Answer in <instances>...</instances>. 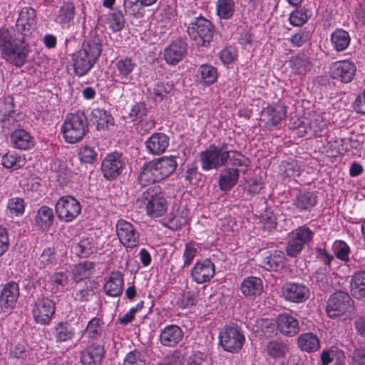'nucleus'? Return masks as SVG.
<instances>
[{
  "mask_svg": "<svg viewBox=\"0 0 365 365\" xmlns=\"http://www.w3.org/2000/svg\"><path fill=\"white\" fill-rule=\"evenodd\" d=\"M31 48L24 37L14 36L6 28L0 29V53L9 64L21 68L28 61Z\"/></svg>",
  "mask_w": 365,
  "mask_h": 365,
  "instance_id": "f257e3e1",
  "label": "nucleus"
},
{
  "mask_svg": "<svg viewBox=\"0 0 365 365\" xmlns=\"http://www.w3.org/2000/svg\"><path fill=\"white\" fill-rule=\"evenodd\" d=\"M102 52V41L98 36L85 41L81 48L71 55L74 73L82 77L86 75L97 62Z\"/></svg>",
  "mask_w": 365,
  "mask_h": 365,
  "instance_id": "f03ea898",
  "label": "nucleus"
},
{
  "mask_svg": "<svg viewBox=\"0 0 365 365\" xmlns=\"http://www.w3.org/2000/svg\"><path fill=\"white\" fill-rule=\"evenodd\" d=\"M88 130L87 118L83 112L68 114L61 125V133L65 141L75 143L83 139Z\"/></svg>",
  "mask_w": 365,
  "mask_h": 365,
  "instance_id": "7ed1b4c3",
  "label": "nucleus"
},
{
  "mask_svg": "<svg viewBox=\"0 0 365 365\" xmlns=\"http://www.w3.org/2000/svg\"><path fill=\"white\" fill-rule=\"evenodd\" d=\"M229 158L228 144L226 143L211 144L200 153L201 167L205 171L224 166L228 162Z\"/></svg>",
  "mask_w": 365,
  "mask_h": 365,
  "instance_id": "20e7f679",
  "label": "nucleus"
},
{
  "mask_svg": "<svg viewBox=\"0 0 365 365\" xmlns=\"http://www.w3.org/2000/svg\"><path fill=\"white\" fill-rule=\"evenodd\" d=\"M142 200L147 215L151 218L162 217L168 210V202L158 185L150 187L143 192Z\"/></svg>",
  "mask_w": 365,
  "mask_h": 365,
  "instance_id": "39448f33",
  "label": "nucleus"
},
{
  "mask_svg": "<svg viewBox=\"0 0 365 365\" xmlns=\"http://www.w3.org/2000/svg\"><path fill=\"white\" fill-rule=\"evenodd\" d=\"M314 232L307 225H302L289 232L286 246L289 257H296L313 239Z\"/></svg>",
  "mask_w": 365,
  "mask_h": 365,
  "instance_id": "423d86ee",
  "label": "nucleus"
},
{
  "mask_svg": "<svg viewBox=\"0 0 365 365\" xmlns=\"http://www.w3.org/2000/svg\"><path fill=\"white\" fill-rule=\"evenodd\" d=\"M187 31L197 46H205L212 38L214 26L208 19L198 16L189 24Z\"/></svg>",
  "mask_w": 365,
  "mask_h": 365,
  "instance_id": "0eeeda50",
  "label": "nucleus"
},
{
  "mask_svg": "<svg viewBox=\"0 0 365 365\" xmlns=\"http://www.w3.org/2000/svg\"><path fill=\"white\" fill-rule=\"evenodd\" d=\"M242 331L236 324L226 325L219 334L220 344L226 351L238 352L245 342Z\"/></svg>",
  "mask_w": 365,
  "mask_h": 365,
  "instance_id": "6e6552de",
  "label": "nucleus"
},
{
  "mask_svg": "<svg viewBox=\"0 0 365 365\" xmlns=\"http://www.w3.org/2000/svg\"><path fill=\"white\" fill-rule=\"evenodd\" d=\"M353 301L346 292H337L331 294L327 304L326 311L330 318H336L351 312Z\"/></svg>",
  "mask_w": 365,
  "mask_h": 365,
  "instance_id": "1a4fd4ad",
  "label": "nucleus"
},
{
  "mask_svg": "<svg viewBox=\"0 0 365 365\" xmlns=\"http://www.w3.org/2000/svg\"><path fill=\"white\" fill-rule=\"evenodd\" d=\"M55 208L58 219L66 222L73 221L81 211V203L71 195L61 197L57 200Z\"/></svg>",
  "mask_w": 365,
  "mask_h": 365,
  "instance_id": "9d476101",
  "label": "nucleus"
},
{
  "mask_svg": "<svg viewBox=\"0 0 365 365\" xmlns=\"http://www.w3.org/2000/svg\"><path fill=\"white\" fill-rule=\"evenodd\" d=\"M126 161L121 153L115 151L108 153L101 163V172L108 180H112L118 177L125 167Z\"/></svg>",
  "mask_w": 365,
  "mask_h": 365,
  "instance_id": "9b49d317",
  "label": "nucleus"
},
{
  "mask_svg": "<svg viewBox=\"0 0 365 365\" xmlns=\"http://www.w3.org/2000/svg\"><path fill=\"white\" fill-rule=\"evenodd\" d=\"M115 232L120 243L126 249H133L139 245L140 233L131 222L123 219L118 220Z\"/></svg>",
  "mask_w": 365,
  "mask_h": 365,
  "instance_id": "f8f14e48",
  "label": "nucleus"
},
{
  "mask_svg": "<svg viewBox=\"0 0 365 365\" xmlns=\"http://www.w3.org/2000/svg\"><path fill=\"white\" fill-rule=\"evenodd\" d=\"M356 71L355 63L349 60L335 61L331 63L329 70L330 76L333 79L344 83L351 82L354 79Z\"/></svg>",
  "mask_w": 365,
  "mask_h": 365,
  "instance_id": "ddd939ff",
  "label": "nucleus"
},
{
  "mask_svg": "<svg viewBox=\"0 0 365 365\" xmlns=\"http://www.w3.org/2000/svg\"><path fill=\"white\" fill-rule=\"evenodd\" d=\"M215 274V266L210 259L197 260L190 272L192 280L197 284L210 282Z\"/></svg>",
  "mask_w": 365,
  "mask_h": 365,
  "instance_id": "4468645a",
  "label": "nucleus"
},
{
  "mask_svg": "<svg viewBox=\"0 0 365 365\" xmlns=\"http://www.w3.org/2000/svg\"><path fill=\"white\" fill-rule=\"evenodd\" d=\"M282 297L287 302H304L310 295L309 288L304 284L287 282L282 288Z\"/></svg>",
  "mask_w": 365,
  "mask_h": 365,
  "instance_id": "2eb2a0df",
  "label": "nucleus"
},
{
  "mask_svg": "<svg viewBox=\"0 0 365 365\" xmlns=\"http://www.w3.org/2000/svg\"><path fill=\"white\" fill-rule=\"evenodd\" d=\"M55 313V304L48 298L38 299L34 304L32 314L35 321L41 324H47Z\"/></svg>",
  "mask_w": 365,
  "mask_h": 365,
  "instance_id": "dca6fc26",
  "label": "nucleus"
},
{
  "mask_svg": "<svg viewBox=\"0 0 365 365\" xmlns=\"http://www.w3.org/2000/svg\"><path fill=\"white\" fill-rule=\"evenodd\" d=\"M105 354L103 345L91 342L80 351V362L81 365H101Z\"/></svg>",
  "mask_w": 365,
  "mask_h": 365,
  "instance_id": "f3484780",
  "label": "nucleus"
},
{
  "mask_svg": "<svg viewBox=\"0 0 365 365\" xmlns=\"http://www.w3.org/2000/svg\"><path fill=\"white\" fill-rule=\"evenodd\" d=\"M136 67L135 61L128 56L116 61L113 66V76L115 81L127 84L132 80V73Z\"/></svg>",
  "mask_w": 365,
  "mask_h": 365,
  "instance_id": "a211bd4d",
  "label": "nucleus"
},
{
  "mask_svg": "<svg viewBox=\"0 0 365 365\" xmlns=\"http://www.w3.org/2000/svg\"><path fill=\"white\" fill-rule=\"evenodd\" d=\"M187 44L182 38H178L167 46L163 51L165 62L175 66L181 61L187 53Z\"/></svg>",
  "mask_w": 365,
  "mask_h": 365,
  "instance_id": "6ab92c4d",
  "label": "nucleus"
},
{
  "mask_svg": "<svg viewBox=\"0 0 365 365\" xmlns=\"http://www.w3.org/2000/svg\"><path fill=\"white\" fill-rule=\"evenodd\" d=\"M277 331L287 337H293L300 331L298 320L288 313L279 314L275 319Z\"/></svg>",
  "mask_w": 365,
  "mask_h": 365,
  "instance_id": "aec40b11",
  "label": "nucleus"
},
{
  "mask_svg": "<svg viewBox=\"0 0 365 365\" xmlns=\"http://www.w3.org/2000/svg\"><path fill=\"white\" fill-rule=\"evenodd\" d=\"M19 297V287L15 282L6 283L0 294V305L1 309L10 311L14 309Z\"/></svg>",
  "mask_w": 365,
  "mask_h": 365,
  "instance_id": "412c9836",
  "label": "nucleus"
},
{
  "mask_svg": "<svg viewBox=\"0 0 365 365\" xmlns=\"http://www.w3.org/2000/svg\"><path fill=\"white\" fill-rule=\"evenodd\" d=\"M183 335V331L180 327L170 324L160 331L159 340L164 346L174 347L182 340Z\"/></svg>",
  "mask_w": 365,
  "mask_h": 365,
  "instance_id": "4be33fe9",
  "label": "nucleus"
},
{
  "mask_svg": "<svg viewBox=\"0 0 365 365\" xmlns=\"http://www.w3.org/2000/svg\"><path fill=\"white\" fill-rule=\"evenodd\" d=\"M263 290L262 280L257 277H245L240 284V291L245 297L253 300L259 296Z\"/></svg>",
  "mask_w": 365,
  "mask_h": 365,
  "instance_id": "5701e85b",
  "label": "nucleus"
},
{
  "mask_svg": "<svg viewBox=\"0 0 365 365\" xmlns=\"http://www.w3.org/2000/svg\"><path fill=\"white\" fill-rule=\"evenodd\" d=\"M76 16V8L72 1H64L54 17V21L62 29H69Z\"/></svg>",
  "mask_w": 365,
  "mask_h": 365,
  "instance_id": "b1692460",
  "label": "nucleus"
},
{
  "mask_svg": "<svg viewBox=\"0 0 365 365\" xmlns=\"http://www.w3.org/2000/svg\"><path fill=\"white\" fill-rule=\"evenodd\" d=\"M14 113L13 98L10 96L0 98V126L8 129L14 126Z\"/></svg>",
  "mask_w": 365,
  "mask_h": 365,
  "instance_id": "393cba45",
  "label": "nucleus"
},
{
  "mask_svg": "<svg viewBox=\"0 0 365 365\" xmlns=\"http://www.w3.org/2000/svg\"><path fill=\"white\" fill-rule=\"evenodd\" d=\"M317 204V195L312 191L299 192L293 200L292 205L300 212H311Z\"/></svg>",
  "mask_w": 365,
  "mask_h": 365,
  "instance_id": "a878e982",
  "label": "nucleus"
},
{
  "mask_svg": "<svg viewBox=\"0 0 365 365\" xmlns=\"http://www.w3.org/2000/svg\"><path fill=\"white\" fill-rule=\"evenodd\" d=\"M124 279L120 272H112L103 286V290L106 295L112 297H118L123 291Z\"/></svg>",
  "mask_w": 365,
  "mask_h": 365,
  "instance_id": "bb28decb",
  "label": "nucleus"
},
{
  "mask_svg": "<svg viewBox=\"0 0 365 365\" xmlns=\"http://www.w3.org/2000/svg\"><path fill=\"white\" fill-rule=\"evenodd\" d=\"M168 145L169 138L163 133H155L145 141L147 151L153 155L164 153Z\"/></svg>",
  "mask_w": 365,
  "mask_h": 365,
  "instance_id": "cd10ccee",
  "label": "nucleus"
},
{
  "mask_svg": "<svg viewBox=\"0 0 365 365\" xmlns=\"http://www.w3.org/2000/svg\"><path fill=\"white\" fill-rule=\"evenodd\" d=\"M36 11L30 7H23L19 14L16 21V28L21 33L29 32L36 25Z\"/></svg>",
  "mask_w": 365,
  "mask_h": 365,
  "instance_id": "c85d7f7f",
  "label": "nucleus"
},
{
  "mask_svg": "<svg viewBox=\"0 0 365 365\" xmlns=\"http://www.w3.org/2000/svg\"><path fill=\"white\" fill-rule=\"evenodd\" d=\"M285 255L281 250L267 251L263 254V267L269 271H278L284 266Z\"/></svg>",
  "mask_w": 365,
  "mask_h": 365,
  "instance_id": "c756f323",
  "label": "nucleus"
},
{
  "mask_svg": "<svg viewBox=\"0 0 365 365\" xmlns=\"http://www.w3.org/2000/svg\"><path fill=\"white\" fill-rule=\"evenodd\" d=\"M289 66L291 68L292 73L298 76H305L311 71L312 64L309 56L302 53L290 58Z\"/></svg>",
  "mask_w": 365,
  "mask_h": 365,
  "instance_id": "7c9ffc66",
  "label": "nucleus"
},
{
  "mask_svg": "<svg viewBox=\"0 0 365 365\" xmlns=\"http://www.w3.org/2000/svg\"><path fill=\"white\" fill-rule=\"evenodd\" d=\"M12 146L19 150H29L34 145V138L24 129H16L10 136Z\"/></svg>",
  "mask_w": 365,
  "mask_h": 365,
  "instance_id": "2f4dec72",
  "label": "nucleus"
},
{
  "mask_svg": "<svg viewBox=\"0 0 365 365\" xmlns=\"http://www.w3.org/2000/svg\"><path fill=\"white\" fill-rule=\"evenodd\" d=\"M240 170L235 168H225L219 175L218 185L222 191L230 190L237 182Z\"/></svg>",
  "mask_w": 365,
  "mask_h": 365,
  "instance_id": "473e14b6",
  "label": "nucleus"
},
{
  "mask_svg": "<svg viewBox=\"0 0 365 365\" xmlns=\"http://www.w3.org/2000/svg\"><path fill=\"white\" fill-rule=\"evenodd\" d=\"M54 215L53 210L46 205L41 206L34 217L35 225L41 230H48L53 224Z\"/></svg>",
  "mask_w": 365,
  "mask_h": 365,
  "instance_id": "72a5a7b5",
  "label": "nucleus"
},
{
  "mask_svg": "<svg viewBox=\"0 0 365 365\" xmlns=\"http://www.w3.org/2000/svg\"><path fill=\"white\" fill-rule=\"evenodd\" d=\"M330 41L334 50L341 52L349 47L351 37L346 31L342 29H336L331 34Z\"/></svg>",
  "mask_w": 365,
  "mask_h": 365,
  "instance_id": "f704fd0d",
  "label": "nucleus"
},
{
  "mask_svg": "<svg viewBox=\"0 0 365 365\" xmlns=\"http://www.w3.org/2000/svg\"><path fill=\"white\" fill-rule=\"evenodd\" d=\"M86 336L91 340L101 339L105 331V322L102 318L94 317L90 319L85 329Z\"/></svg>",
  "mask_w": 365,
  "mask_h": 365,
  "instance_id": "c9c22d12",
  "label": "nucleus"
},
{
  "mask_svg": "<svg viewBox=\"0 0 365 365\" xmlns=\"http://www.w3.org/2000/svg\"><path fill=\"white\" fill-rule=\"evenodd\" d=\"M286 108L281 105L269 106L263 110V115L267 117V125L274 126L278 125L286 117Z\"/></svg>",
  "mask_w": 365,
  "mask_h": 365,
  "instance_id": "e433bc0d",
  "label": "nucleus"
},
{
  "mask_svg": "<svg viewBox=\"0 0 365 365\" xmlns=\"http://www.w3.org/2000/svg\"><path fill=\"white\" fill-rule=\"evenodd\" d=\"M297 344L301 350L310 353L318 350L320 346V341L316 334L307 332L299 336Z\"/></svg>",
  "mask_w": 365,
  "mask_h": 365,
  "instance_id": "4c0bfd02",
  "label": "nucleus"
},
{
  "mask_svg": "<svg viewBox=\"0 0 365 365\" xmlns=\"http://www.w3.org/2000/svg\"><path fill=\"white\" fill-rule=\"evenodd\" d=\"M173 84L158 82L148 88V98L155 102L162 101L172 91Z\"/></svg>",
  "mask_w": 365,
  "mask_h": 365,
  "instance_id": "58836bf2",
  "label": "nucleus"
},
{
  "mask_svg": "<svg viewBox=\"0 0 365 365\" xmlns=\"http://www.w3.org/2000/svg\"><path fill=\"white\" fill-rule=\"evenodd\" d=\"M308 125L309 131L317 137L324 136L327 133V122L320 113H314Z\"/></svg>",
  "mask_w": 365,
  "mask_h": 365,
  "instance_id": "ea45409f",
  "label": "nucleus"
},
{
  "mask_svg": "<svg viewBox=\"0 0 365 365\" xmlns=\"http://www.w3.org/2000/svg\"><path fill=\"white\" fill-rule=\"evenodd\" d=\"M267 354L272 359L284 357L289 351L288 345L282 340L273 339L266 345Z\"/></svg>",
  "mask_w": 365,
  "mask_h": 365,
  "instance_id": "a19ab883",
  "label": "nucleus"
},
{
  "mask_svg": "<svg viewBox=\"0 0 365 365\" xmlns=\"http://www.w3.org/2000/svg\"><path fill=\"white\" fill-rule=\"evenodd\" d=\"M91 120L96 125L99 130L108 128L109 125L113 124V118L106 110L97 108L92 110Z\"/></svg>",
  "mask_w": 365,
  "mask_h": 365,
  "instance_id": "79ce46f5",
  "label": "nucleus"
},
{
  "mask_svg": "<svg viewBox=\"0 0 365 365\" xmlns=\"http://www.w3.org/2000/svg\"><path fill=\"white\" fill-rule=\"evenodd\" d=\"M94 272L93 262L85 261L75 265L72 269L73 279L76 282L89 278Z\"/></svg>",
  "mask_w": 365,
  "mask_h": 365,
  "instance_id": "37998d69",
  "label": "nucleus"
},
{
  "mask_svg": "<svg viewBox=\"0 0 365 365\" xmlns=\"http://www.w3.org/2000/svg\"><path fill=\"white\" fill-rule=\"evenodd\" d=\"M215 7L217 16L221 19L228 20L235 14V2L234 0H217Z\"/></svg>",
  "mask_w": 365,
  "mask_h": 365,
  "instance_id": "c03bdc74",
  "label": "nucleus"
},
{
  "mask_svg": "<svg viewBox=\"0 0 365 365\" xmlns=\"http://www.w3.org/2000/svg\"><path fill=\"white\" fill-rule=\"evenodd\" d=\"M351 292L356 298L365 297V271H359L353 276L351 282Z\"/></svg>",
  "mask_w": 365,
  "mask_h": 365,
  "instance_id": "a18cd8bd",
  "label": "nucleus"
},
{
  "mask_svg": "<svg viewBox=\"0 0 365 365\" xmlns=\"http://www.w3.org/2000/svg\"><path fill=\"white\" fill-rule=\"evenodd\" d=\"M53 334L57 341L63 342L72 339L75 331L68 322H61L54 327Z\"/></svg>",
  "mask_w": 365,
  "mask_h": 365,
  "instance_id": "49530a36",
  "label": "nucleus"
},
{
  "mask_svg": "<svg viewBox=\"0 0 365 365\" xmlns=\"http://www.w3.org/2000/svg\"><path fill=\"white\" fill-rule=\"evenodd\" d=\"M95 249V242L93 237H83L73 246L74 252L81 257H87L91 255Z\"/></svg>",
  "mask_w": 365,
  "mask_h": 365,
  "instance_id": "de8ad7c7",
  "label": "nucleus"
},
{
  "mask_svg": "<svg viewBox=\"0 0 365 365\" xmlns=\"http://www.w3.org/2000/svg\"><path fill=\"white\" fill-rule=\"evenodd\" d=\"M50 286L51 292L57 293L63 292L68 283V274L66 271L56 272L50 277Z\"/></svg>",
  "mask_w": 365,
  "mask_h": 365,
  "instance_id": "09e8293b",
  "label": "nucleus"
},
{
  "mask_svg": "<svg viewBox=\"0 0 365 365\" xmlns=\"http://www.w3.org/2000/svg\"><path fill=\"white\" fill-rule=\"evenodd\" d=\"M201 246L195 242H189L185 245L182 253L183 264L182 268L188 267L194 259L200 254Z\"/></svg>",
  "mask_w": 365,
  "mask_h": 365,
  "instance_id": "8fccbe9b",
  "label": "nucleus"
},
{
  "mask_svg": "<svg viewBox=\"0 0 365 365\" xmlns=\"http://www.w3.org/2000/svg\"><path fill=\"white\" fill-rule=\"evenodd\" d=\"M26 158L16 153H6L2 156L1 165L7 169L18 170L24 166Z\"/></svg>",
  "mask_w": 365,
  "mask_h": 365,
  "instance_id": "3c124183",
  "label": "nucleus"
},
{
  "mask_svg": "<svg viewBox=\"0 0 365 365\" xmlns=\"http://www.w3.org/2000/svg\"><path fill=\"white\" fill-rule=\"evenodd\" d=\"M334 257L338 259L348 262L350 260L351 248L349 245L343 240H335L331 246Z\"/></svg>",
  "mask_w": 365,
  "mask_h": 365,
  "instance_id": "603ef678",
  "label": "nucleus"
},
{
  "mask_svg": "<svg viewBox=\"0 0 365 365\" xmlns=\"http://www.w3.org/2000/svg\"><path fill=\"white\" fill-rule=\"evenodd\" d=\"M155 163L165 178L172 174L177 167V162L174 156L163 157L155 160Z\"/></svg>",
  "mask_w": 365,
  "mask_h": 365,
  "instance_id": "864d4df0",
  "label": "nucleus"
},
{
  "mask_svg": "<svg viewBox=\"0 0 365 365\" xmlns=\"http://www.w3.org/2000/svg\"><path fill=\"white\" fill-rule=\"evenodd\" d=\"M165 220V225L172 230H178L187 222V216L183 212H177L175 214L170 212Z\"/></svg>",
  "mask_w": 365,
  "mask_h": 365,
  "instance_id": "5fc2aeb1",
  "label": "nucleus"
},
{
  "mask_svg": "<svg viewBox=\"0 0 365 365\" xmlns=\"http://www.w3.org/2000/svg\"><path fill=\"white\" fill-rule=\"evenodd\" d=\"M309 10L304 7L294 10L289 17V23L294 26L304 25L311 16Z\"/></svg>",
  "mask_w": 365,
  "mask_h": 365,
  "instance_id": "6e6d98bb",
  "label": "nucleus"
},
{
  "mask_svg": "<svg viewBox=\"0 0 365 365\" xmlns=\"http://www.w3.org/2000/svg\"><path fill=\"white\" fill-rule=\"evenodd\" d=\"M199 72L200 74L201 82H202L204 84L211 85L217 81V69L211 65H202L200 67Z\"/></svg>",
  "mask_w": 365,
  "mask_h": 365,
  "instance_id": "4d7b16f0",
  "label": "nucleus"
},
{
  "mask_svg": "<svg viewBox=\"0 0 365 365\" xmlns=\"http://www.w3.org/2000/svg\"><path fill=\"white\" fill-rule=\"evenodd\" d=\"M108 23L113 31H121L125 25V19L122 11L113 10L108 14Z\"/></svg>",
  "mask_w": 365,
  "mask_h": 365,
  "instance_id": "13d9d810",
  "label": "nucleus"
},
{
  "mask_svg": "<svg viewBox=\"0 0 365 365\" xmlns=\"http://www.w3.org/2000/svg\"><path fill=\"white\" fill-rule=\"evenodd\" d=\"M138 180L143 185L158 182L155 173L150 163H145L141 168Z\"/></svg>",
  "mask_w": 365,
  "mask_h": 365,
  "instance_id": "bf43d9fd",
  "label": "nucleus"
},
{
  "mask_svg": "<svg viewBox=\"0 0 365 365\" xmlns=\"http://www.w3.org/2000/svg\"><path fill=\"white\" fill-rule=\"evenodd\" d=\"M257 326L260 328L262 334L265 338L273 337L277 334L276 322L273 323L268 319H260L257 322Z\"/></svg>",
  "mask_w": 365,
  "mask_h": 365,
  "instance_id": "052dcab7",
  "label": "nucleus"
},
{
  "mask_svg": "<svg viewBox=\"0 0 365 365\" xmlns=\"http://www.w3.org/2000/svg\"><path fill=\"white\" fill-rule=\"evenodd\" d=\"M7 210L11 215H22L25 210V203L21 197H12L9 200Z\"/></svg>",
  "mask_w": 365,
  "mask_h": 365,
  "instance_id": "680f3d73",
  "label": "nucleus"
},
{
  "mask_svg": "<svg viewBox=\"0 0 365 365\" xmlns=\"http://www.w3.org/2000/svg\"><path fill=\"white\" fill-rule=\"evenodd\" d=\"M78 158L81 163L92 164L97 159V153L94 148L85 145L79 148Z\"/></svg>",
  "mask_w": 365,
  "mask_h": 365,
  "instance_id": "e2e57ef3",
  "label": "nucleus"
},
{
  "mask_svg": "<svg viewBox=\"0 0 365 365\" xmlns=\"http://www.w3.org/2000/svg\"><path fill=\"white\" fill-rule=\"evenodd\" d=\"M123 365H145V359L140 351H130L125 355Z\"/></svg>",
  "mask_w": 365,
  "mask_h": 365,
  "instance_id": "0e129e2a",
  "label": "nucleus"
},
{
  "mask_svg": "<svg viewBox=\"0 0 365 365\" xmlns=\"http://www.w3.org/2000/svg\"><path fill=\"white\" fill-rule=\"evenodd\" d=\"M155 121L153 117H145L138 120L135 125L137 132L140 135H145L149 133L155 128Z\"/></svg>",
  "mask_w": 365,
  "mask_h": 365,
  "instance_id": "69168bd1",
  "label": "nucleus"
},
{
  "mask_svg": "<svg viewBox=\"0 0 365 365\" xmlns=\"http://www.w3.org/2000/svg\"><path fill=\"white\" fill-rule=\"evenodd\" d=\"M148 112V109L145 103L139 102L133 106L129 113V117L133 121H137L146 117Z\"/></svg>",
  "mask_w": 365,
  "mask_h": 365,
  "instance_id": "338daca9",
  "label": "nucleus"
},
{
  "mask_svg": "<svg viewBox=\"0 0 365 365\" xmlns=\"http://www.w3.org/2000/svg\"><path fill=\"white\" fill-rule=\"evenodd\" d=\"M54 260L53 251L51 248H46L38 258L36 264L40 269H43L53 264Z\"/></svg>",
  "mask_w": 365,
  "mask_h": 365,
  "instance_id": "774afa93",
  "label": "nucleus"
}]
</instances>
